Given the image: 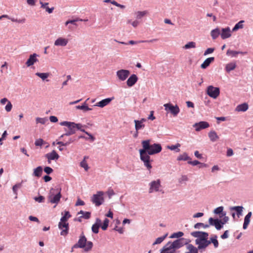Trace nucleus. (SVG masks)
<instances>
[{"instance_id": "nucleus-4", "label": "nucleus", "mask_w": 253, "mask_h": 253, "mask_svg": "<svg viewBox=\"0 0 253 253\" xmlns=\"http://www.w3.org/2000/svg\"><path fill=\"white\" fill-rule=\"evenodd\" d=\"M60 125L61 126H66V128L74 134L76 133L77 129H81V127H82L81 124H76L74 122L68 121L60 122Z\"/></svg>"}, {"instance_id": "nucleus-52", "label": "nucleus", "mask_w": 253, "mask_h": 253, "mask_svg": "<svg viewBox=\"0 0 253 253\" xmlns=\"http://www.w3.org/2000/svg\"><path fill=\"white\" fill-rule=\"evenodd\" d=\"M22 181L21 183H18L14 185L12 187V190L14 192V193L16 195L17 194V191L18 188H20L22 187Z\"/></svg>"}, {"instance_id": "nucleus-42", "label": "nucleus", "mask_w": 253, "mask_h": 253, "mask_svg": "<svg viewBox=\"0 0 253 253\" xmlns=\"http://www.w3.org/2000/svg\"><path fill=\"white\" fill-rule=\"evenodd\" d=\"M184 233L181 231H178L177 232H175L172 234L169 237L170 238H181V237L183 236Z\"/></svg>"}, {"instance_id": "nucleus-47", "label": "nucleus", "mask_w": 253, "mask_h": 253, "mask_svg": "<svg viewBox=\"0 0 253 253\" xmlns=\"http://www.w3.org/2000/svg\"><path fill=\"white\" fill-rule=\"evenodd\" d=\"M217 237L215 235H213V236L211 238V243L213 244V246L215 248H217L219 245L218 241L217 240Z\"/></svg>"}, {"instance_id": "nucleus-39", "label": "nucleus", "mask_w": 253, "mask_h": 253, "mask_svg": "<svg viewBox=\"0 0 253 253\" xmlns=\"http://www.w3.org/2000/svg\"><path fill=\"white\" fill-rule=\"evenodd\" d=\"M35 75L41 78L42 80H45L49 77V73L37 72L35 74Z\"/></svg>"}, {"instance_id": "nucleus-1", "label": "nucleus", "mask_w": 253, "mask_h": 253, "mask_svg": "<svg viewBox=\"0 0 253 253\" xmlns=\"http://www.w3.org/2000/svg\"><path fill=\"white\" fill-rule=\"evenodd\" d=\"M150 141V139L143 140L141 142L142 149H140L139 151H142L150 156L158 154L162 151V147L160 144H151Z\"/></svg>"}, {"instance_id": "nucleus-40", "label": "nucleus", "mask_w": 253, "mask_h": 253, "mask_svg": "<svg viewBox=\"0 0 253 253\" xmlns=\"http://www.w3.org/2000/svg\"><path fill=\"white\" fill-rule=\"evenodd\" d=\"M78 21H83V19L80 18H76L75 19L69 20L65 22V25L67 26L69 24H71L74 25H75L76 26H77L76 22Z\"/></svg>"}, {"instance_id": "nucleus-50", "label": "nucleus", "mask_w": 253, "mask_h": 253, "mask_svg": "<svg viewBox=\"0 0 253 253\" xmlns=\"http://www.w3.org/2000/svg\"><path fill=\"white\" fill-rule=\"evenodd\" d=\"M77 130H80V131L84 132L88 136V138L90 139L91 141L93 142L95 139V137L90 133L86 131L84 129H82V127H81V129H77Z\"/></svg>"}, {"instance_id": "nucleus-32", "label": "nucleus", "mask_w": 253, "mask_h": 253, "mask_svg": "<svg viewBox=\"0 0 253 253\" xmlns=\"http://www.w3.org/2000/svg\"><path fill=\"white\" fill-rule=\"evenodd\" d=\"M134 122L135 123V129L136 130L138 131L144 128L145 125L141 123L138 120H135Z\"/></svg>"}, {"instance_id": "nucleus-19", "label": "nucleus", "mask_w": 253, "mask_h": 253, "mask_svg": "<svg viewBox=\"0 0 253 253\" xmlns=\"http://www.w3.org/2000/svg\"><path fill=\"white\" fill-rule=\"evenodd\" d=\"M138 77L135 74H132L129 76L126 81V84L128 87L133 86L138 81Z\"/></svg>"}, {"instance_id": "nucleus-60", "label": "nucleus", "mask_w": 253, "mask_h": 253, "mask_svg": "<svg viewBox=\"0 0 253 253\" xmlns=\"http://www.w3.org/2000/svg\"><path fill=\"white\" fill-rule=\"evenodd\" d=\"M216 220H217V218H214L212 217L209 218V226L211 225V226H214Z\"/></svg>"}, {"instance_id": "nucleus-63", "label": "nucleus", "mask_w": 253, "mask_h": 253, "mask_svg": "<svg viewBox=\"0 0 253 253\" xmlns=\"http://www.w3.org/2000/svg\"><path fill=\"white\" fill-rule=\"evenodd\" d=\"M214 48H208L205 50L204 55H207L209 54H211V53H212L214 51Z\"/></svg>"}, {"instance_id": "nucleus-36", "label": "nucleus", "mask_w": 253, "mask_h": 253, "mask_svg": "<svg viewBox=\"0 0 253 253\" xmlns=\"http://www.w3.org/2000/svg\"><path fill=\"white\" fill-rule=\"evenodd\" d=\"M244 23V20H241L238 23L235 24L232 29V32L237 31L239 29H242L244 27L243 23Z\"/></svg>"}, {"instance_id": "nucleus-16", "label": "nucleus", "mask_w": 253, "mask_h": 253, "mask_svg": "<svg viewBox=\"0 0 253 253\" xmlns=\"http://www.w3.org/2000/svg\"><path fill=\"white\" fill-rule=\"evenodd\" d=\"M170 244V241L167 243L161 249L160 253H179V251L176 252L175 249H170L171 247Z\"/></svg>"}, {"instance_id": "nucleus-10", "label": "nucleus", "mask_w": 253, "mask_h": 253, "mask_svg": "<svg viewBox=\"0 0 253 253\" xmlns=\"http://www.w3.org/2000/svg\"><path fill=\"white\" fill-rule=\"evenodd\" d=\"M58 228L61 230L60 235L62 236H66L69 233V223L66 221L62 222L61 220L58 223Z\"/></svg>"}, {"instance_id": "nucleus-31", "label": "nucleus", "mask_w": 253, "mask_h": 253, "mask_svg": "<svg viewBox=\"0 0 253 253\" xmlns=\"http://www.w3.org/2000/svg\"><path fill=\"white\" fill-rule=\"evenodd\" d=\"M40 3L41 4V7H42L43 8H45L46 10V11H47L48 13H52V12L54 10V7H52L51 8L48 7L47 6L48 3H47V2L43 3L42 1H40Z\"/></svg>"}, {"instance_id": "nucleus-48", "label": "nucleus", "mask_w": 253, "mask_h": 253, "mask_svg": "<svg viewBox=\"0 0 253 253\" xmlns=\"http://www.w3.org/2000/svg\"><path fill=\"white\" fill-rule=\"evenodd\" d=\"M201 227L205 228H208L209 227V225L205 224L204 223L201 222H198L196 223L194 226L195 229H200Z\"/></svg>"}, {"instance_id": "nucleus-37", "label": "nucleus", "mask_w": 253, "mask_h": 253, "mask_svg": "<svg viewBox=\"0 0 253 253\" xmlns=\"http://www.w3.org/2000/svg\"><path fill=\"white\" fill-rule=\"evenodd\" d=\"M181 145L177 143L175 145H168L167 146V148L170 150H175L176 152H178L180 151V149L179 148L180 147Z\"/></svg>"}, {"instance_id": "nucleus-61", "label": "nucleus", "mask_w": 253, "mask_h": 253, "mask_svg": "<svg viewBox=\"0 0 253 253\" xmlns=\"http://www.w3.org/2000/svg\"><path fill=\"white\" fill-rule=\"evenodd\" d=\"M12 108V105L10 101H8V103H7L5 107V110L9 112H10Z\"/></svg>"}, {"instance_id": "nucleus-44", "label": "nucleus", "mask_w": 253, "mask_h": 253, "mask_svg": "<svg viewBox=\"0 0 253 253\" xmlns=\"http://www.w3.org/2000/svg\"><path fill=\"white\" fill-rule=\"evenodd\" d=\"M71 217V215L70 214L69 211H65L64 215L61 218L60 220L63 221L67 222L68 219Z\"/></svg>"}, {"instance_id": "nucleus-25", "label": "nucleus", "mask_w": 253, "mask_h": 253, "mask_svg": "<svg viewBox=\"0 0 253 253\" xmlns=\"http://www.w3.org/2000/svg\"><path fill=\"white\" fill-rule=\"evenodd\" d=\"M252 212L251 211H249L248 214L245 216L244 218V221L243 223V228L244 229H246L250 224V218L252 216Z\"/></svg>"}, {"instance_id": "nucleus-41", "label": "nucleus", "mask_w": 253, "mask_h": 253, "mask_svg": "<svg viewBox=\"0 0 253 253\" xmlns=\"http://www.w3.org/2000/svg\"><path fill=\"white\" fill-rule=\"evenodd\" d=\"M223 225L222 224V222H221V219L217 218V220L214 225L215 228L217 230H220L223 228Z\"/></svg>"}, {"instance_id": "nucleus-5", "label": "nucleus", "mask_w": 253, "mask_h": 253, "mask_svg": "<svg viewBox=\"0 0 253 253\" xmlns=\"http://www.w3.org/2000/svg\"><path fill=\"white\" fill-rule=\"evenodd\" d=\"M139 152L141 161L143 162L144 165L147 169L150 171V169L152 168L151 162H153V160L151 159L150 156L147 154L144 153L142 151Z\"/></svg>"}, {"instance_id": "nucleus-59", "label": "nucleus", "mask_w": 253, "mask_h": 253, "mask_svg": "<svg viewBox=\"0 0 253 253\" xmlns=\"http://www.w3.org/2000/svg\"><path fill=\"white\" fill-rule=\"evenodd\" d=\"M147 13V11H138L137 13L136 18L137 19H140L144 16Z\"/></svg>"}, {"instance_id": "nucleus-9", "label": "nucleus", "mask_w": 253, "mask_h": 253, "mask_svg": "<svg viewBox=\"0 0 253 253\" xmlns=\"http://www.w3.org/2000/svg\"><path fill=\"white\" fill-rule=\"evenodd\" d=\"M165 109L167 111H169L174 116H176L180 112L178 106L173 105L171 103H166L164 105Z\"/></svg>"}, {"instance_id": "nucleus-43", "label": "nucleus", "mask_w": 253, "mask_h": 253, "mask_svg": "<svg viewBox=\"0 0 253 253\" xmlns=\"http://www.w3.org/2000/svg\"><path fill=\"white\" fill-rule=\"evenodd\" d=\"M93 247V243L91 241H87L86 240V245L85 248H84V250L85 252H89L90 251Z\"/></svg>"}, {"instance_id": "nucleus-53", "label": "nucleus", "mask_w": 253, "mask_h": 253, "mask_svg": "<svg viewBox=\"0 0 253 253\" xmlns=\"http://www.w3.org/2000/svg\"><path fill=\"white\" fill-rule=\"evenodd\" d=\"M85 157L84 158V159L80 163V166L82 168H84L85 170L87 171L88 169V166L86 161H85Z\"/></svg>"}, {"instance_id": "nucleus-64", "label": "nucleus", "mask_w": 253, "mask_h": 253, "mask_svg": "<svg viewBox=\"0 0 253 253\" xmlns=\"http://www.w3.org/2000/svg\"><path fill=\"white\" fill-rule=\"evenodd\" d=\"M107 193L108 196V198L109 199H111L112 198V196L115 194V193L113 189H109L107 191Z\"/></svg>"}, {"instance_id": "nucleus-20", "label": "nucleus", "mask_w": 253, "mask_h": 253, "mask_svg": "<svg viewBox=\"0 0 253 253\" xmlns=\"http://www.w3.org/2000/svg\"><path fill=\"white\" fill-rule=\"evenodd\" d=\"M101 223H102L101 219L99 218H96L95 222L91 227V230L93 233L97 234L99 232V229L101 227Z\"/></svg>"}, {"instance_id": "nucleus-45", "label": "nucleus", "mask_w": 253, "mask_h": 253, "mask_svg": "<svg viewBox=\"0 0 253 253\" xmlns=\"http://www.w3.org/2000/svg\"><path fill=\"white\" fill-rule=\"evenodd\" d=\"M239 54V52L237 51L232 50L228 49L227 51L226 55L228 56H231L232 57H236Z\"/></svg>"}, {"instance_id": "nucleus-38", "label": "nucleus", "mask_w": 253, "mask_h": 253, "mask_svg": "<svg viewBox=\"0 0 253 253\" xmlns=\"http://www.w3.org/2000/svg\"><path fill=\"white\" fill-rule=\"evenodd\" d=\"M168 235V234L166 233L164 236L157 238L156 241L153 243V245H155L157 244H161L165 239V238L167 237Z\"/></svg>"}, {"instance_id": "nucleus-17", "label": "nucleus", "mask_w": 253, "mask_h": 253, "mask_svg": "<svg viewBox=\"0 0 253 253\" xmlns=\"http://www.w3.org/2000/svg\"><path fill=\"white\" fill-rule=\"evenodd\" d=\"M38 56H39V55L36 53L31 54L29 56V58L26 62V65L27 66L30 67L32 65H33L35 63L38 62V59L37 58V57Z\"/></svg>"}, {"instance_id": "nucleus-21", "label": "nucleus", "mask_w": 253, "mask_h": 253, "mask_svg": "<svg viewBox=\"0 0 253 253\" xmlns=\"http://www.w3.org/2000/svg\"><path fill=\"white\" fill-rule=\"evenodd\" d=\"M45 157L49 160H56L59 158V156L55 150H53L51 152L46 154Z\"/></svg>"}, {"instance_id": "nucleus-57", "label": "nucleus", "mask_w": 253, "mask_h": 253, "mask_svg": "<svg viewBox=\"0 0 253 253\" xmlns=\"http://www.w3.org/2000/svg\"><path fill=\"white\" fill-rule=\"evenodd\" d=\"M8 19H10L13 22H16L19 23H24L26 21L25 18H22L21 19L18 20L17 19H15L14 18L10 17V18Z\"/></svg>"}, {"instance_id": "nucleus-58", "label": "nucleus", "mask_w": 253, "mask_h": 253, "mask_svg": "<svg viewBox=\"0 0 253 253\" xmlns=\"http://www.w3.org/2000/svg\"><path fill=\"white\" fill-rule=\"evenodd\" d=\"M44 171L47 174H51L53 171V169L49 167H45L44 168Z\"/></svg>"}, {"instance_id": "nucleus-6", "label": "nucleus", "mask_w": 253, "mask_h": 253, "mask_svg": "<svg viewBox=\"0 0 253 253\" xmlns=\"http://www.w3.org/2000/svg\"><path fill=\"white\" fill-rule=\"evenodd\" d=\"M190 241L189 240L188 241H186V240L183 238H179L174 240L173 242H170V245L171 247L170 249H175L176 250L179 249L180 248L182 247L184 245H186V246L189 244Z\"/></svg>"}, {"instance_id": "nucleus-15", "label": "nucleus", "mask_w": 253, "mask_h": 253, "mask_svg": "<svg viewBox=\"0 0 253 253\" xmlns=\"http://www.w3.org/2000/svg\"><path fill=\"white\" fill-rule=\"evenodd\" d=\"M193 126L195 128L196 131H199L202 129L209 127L210 126V125L207 122L201 121L199 123H195Z\"/></svg>"}, {"instance_id": "nucleus-62", "label": "nucleus", "mask_w": 253, "mask_h": 253, "mask_svg": "<svg viewBox=\"0 0 253 253\" xmlns=\"http://www.w3.org/2000/svg\"><path fill=\"white\" fill-rule=\"evenodd\" d=\"M91 212L89 211H85L84 213L82 215V217L84 219H88L90 218Z\"/></svg>"}, {"instance_id": "nucleus-24", "label": "nucleus", "mask_w": 253, "mask_h": 253, "mask_svg": "<svg viewBox=\"0 0 253 253\" xmlns=\"http://www.w3.org/2000/svg\"><path fill=\"white\" fill-rule=\"evenodd\" d=\"M214 60V57H211L207 58L204 62L201 65V68L205 69L210 66L211 63Z\"/></svg>"}, {"instance_id": "nucleus-3", "label": "nucleus", "mask_w": 253, "mask_h": 253, "mask_svg": "<svg viewBox=\"0 0 253 253\" xmlns=\"http://www.w3.org/2000/svg\"><path fill=\"white\" fill-rule=\"evenodd\" d=\"M195 243L198 245V247H195L192 244H188L186 246V249L188 250V252H186L185 253H198L199 251L202 253V250H204L207 248L204 241L196 239Z\"/></svg>"}, {"instance_id": "nucleus-54", "label": "nucleus", "mask_w": 253, "mask_h": 253, "mask_svg": "<svg viewBox=\"0 0 253 253\" xmlns=\"http://www.w3.org/2000/svg\"><path fill=\"white\" fill-rule=\"evenodd\" d=\"M223 207L220 206L216 208L213 211V212L216 214L220 215V213H222V211H223Z\"/></svg>"}, {"instance_id": "nucleus-23", "label": "nucleus", "mask_w": 253, "mask_h": 253, "mask_svg": "<svg viewBox=\"0 0 253 253\" xmlns=\"http://www.w3.org/2000/svg\"><path fill=\"white\" fill-rule=\"evenodd\" d=\"M112 100V98H107L97 102L94 106L103 108L107 105Z\"/></svg>"}, {"instance_id": "nucleus-28", "label": "nucleus", "mask_w": 253, "mask_h": 253, "mask_svg": "<svg viewBox=\"0 0 253 253\" xmlns=\"http://www.w3.org/2000/svg\"><path fill=\"white\" fill-rule=\"evenodd\" d=\"M248 104L246 103H244L238 105L236 108V111L238 112H245L248 109Z\"/></svg>"}, {"instance_id": "nucleus-18", "label": "nucleus", "mask_w": 253, "mask_h": 253, "mask_svg": "<svg viewBox=\"0 0 253 253\" xmlns=\"http://www.w3.org/2000/svg\"><path fill=\"white\" fill-rule=\"evenodd\" d=\"M221 38L224 40L228 38L231 36L230 29L229 27H227L225 28H222L220 31Z\"/></svg>"}, {"instance_id": "nucleus-14", "label": "nucleus", "mask_w": 253, "mask_h": 253, "mask_svg": "<svg viewBox=\"0 0 253 253\" xmlns=\"http://www.w3.org/2000/svg\"><path fill=\"white\" fill-rule=\"evenodd\" d=\"M150 188L149 190V193H152L153 191L156 192L159 191V188L161 186V181L160 179L152 181L150 183Z\"/></svg>"}, {"instance_id": "nucleus-35", "label": "nucleus", "mask_w": 253, "mask_h": 253, "mask_svg": "<svg viewBox=\"0 0 253 253\" xmlns=\"http://www.w3.org/2000/svg\"><path fill=\"white\" fill-rule=\"evenodd\" d=\"M236 67V64L235 63H229L226 65L225 70L227 72H230V71L235 69Z\"/></svg>"}, {"instance_id": "nucleus-12", "label": "nucleus", "mask_w": 253, "mask_h": 253, "mask_svg": "<svg viewBox=\"0 0 253 253\" xmlns=\"http://www.w3.org/2000/svg\"><path fill=\"white\" fill-rule=\"evenodd\" d=\"M130 71L126 69H121L116 72V75L121 81H125L129 76Z\"/></svg>"}, {"instance_id": "nucleus-33", "label": "nucleus", "mask_w": 253, "mask_h": 253, "mask_svg": "<svg viewBox=\"0 0 253 253\" xmlns=\"http://www.w3.org/2000/svg\"><path fill=\"white\" fill-rule=\"evenodd\" d=\"M76 108L77 109L82 110L84 111H87L92 110L91 108L88 107V106H87L85 102H84L82 105L76 106Z\"/></svg>"}, {"instance_id": "nucleus-46", "label": "nucleus", "mask_w": 253, "mask_h": 253, "mask_svg": "<svg viewBox=\"0 0 253 253\" xmlns=\"http://www.w3.org/2000/svg\"><path fill=\"white\" fill-rule=\"evenodd\" d=\"M109 220L108 218H105L104 220L103 221V224H102L101 223V228L103 230H107L108 225H109Z\"/></svg>"}, {"instance_id": "nucleus-51", "label": "nucleus", "mask_w": 253, "mask_h": 253, "mask_svg": "<svg viewBox=\"0 0 253 253\" xmlns=\"http://www.w3.org/2000/svg\"><path fill=\"white\" fill-rule=\"evenodd\" d=\"M36 123H41L42 124H45L47 121L48 120L46 118H37L36 119Z\"/></svg>"}, {"instance_id": "nucleus-30", "label": "nucleus", "mask_w": 253, "mask_h": 253, "mask_svg": "<svg viewBox=\"0 0 253 253\" xmlns=\"http://www.w3.org/2000/svg\"><path fill=\"white\" fill-rule=\"evenodd\" d=\"M208 136L212 142H214L219 138L218 136L214 130H211L209 132Z\"/></svg>"}, {"instance_id": "nucleus-2", "label": "nucleus", "mask_w": 253, "mask_h": 253, "mask_svg": "<svg viewBox=\"0 0 253 253\" xmlns=\"http://www.w3.org/2000/svg\"><path fill=\"white\" fill-rule=\"evenodd\" d=\"M61 191V188L60 187L51 188L47 196L48 202L51 204H57L62 196Z\"/></svg>"}, {"instance_id": "nucleus-22", "label": "nucleus", "mask_w": 253, "mask_h": 253, "mask_svg": "<svg viewBox=\"0 0 253 253\" xmlns=\"http://www.w3.org/2000/svg\"><path fill=\"white\" fill-rule=\"evenodd\" d=\"M68 41L67 39L59 38L54 42V45L56 46H65L67 45Z\"/></svg>"}, {"instance_id": "nucleus-26", "label": "nucleus", "mask_w": 253, "mask_h": 253, "mask_svg": "<svg viewBox=\"0 0 253 253\" xmlns=\"http://www.w3.org/2000/svg\"><path fill=\"white\" fill-rule=\"evenodd\" d=\"M243 207L242 206H234L230 208L231 211H235L238 218L242 215Z\"/></svg>"}, {"instance_id": "nucleus-27", "label": "nucleus", "mask_w": 253, "mask_h": 253, "mask_svg": "<svg viewBox=\"0 0 253 253\" xmlns=\"http://www.w3.org/2000/svg\"><path fill=\"white\" fill-rule=\"evenodd\" d=\"M43 169L42 166H39L34 169L33 175L36 177H40L42 173Z\"/></svg>"}, {"instance_id": "nucleus-29", "label": "nucleus", "mask_w": 253, "mask_h": 253, "mask_svg": "<svg viewBox=\"0 0 253 253\" xmlns=\"http://www.w3.org/2000/svg\"><path fill=\"white\" fill-rule=\"evenodd\" d=\"M220 35V29L218 27L213 29L211 32V36L212 40H215Z\"/></svg>"}, {"instance_id": "nucleus-8", "label": "nucleus", "mask_w": 253, "mask_h": 253, "mask_svg": "<svg viewBox=\"0 0 253 253\" xmlns=\"http://www.w3.org/2000/svg\"><path fill=\"white\" fill-rule=\"evenodd\" d=\"M207 93L209 96L214 99H215L219 95L220 89L219 87H214L212 85H210L207 88Z\"/></svg>"}, {"instance_id": "nucleus-56", "label": "nucleus", "mask_w": 253, "mask_h": 253, "mask_svg": "<svg viewBox=\"0 0 253 253\" xmlns=\"http://www.w3.org/2000/svg\"><path fill=\"white\" fill-rule=\"evenodd\" d=\"M45 142L42 138H39L35 141V144L37 146H42Z\"/></svg>"}, {"instance_id": "nucleus-7", "label": "nucleus", "mask_w": 253, "mask_h": 253, "mask_svg": "<svg viewBox=\"0 0 253 253\" xmlns=\"http://www.w3.org/2000/svg\"><path fill=\"white\" fill-rule=\"evenodd\" d=\"M104 192L103 191H98L96 194H93L91 197V202L95 204L96 207L101 205L104 202L103 198Z\"/></svg>"}, {"instance_id": "nucleus-34", "label": "nucleus", "mask_w": 253, "mask_h": 253, "mask_svg": "<svg viewBox=\"0 0 253 253\" xmlns=\"http://www.w3.org/2000/svg\"><path fill=\"white\" fill-rule=\"evenodd\" d=\"M191 160V158L188 156L187 154L186 153H184L182 155H180L177 158V161H187Z\"/></svg>"}, {"instance_id": "nucleus-11", "label": "nucleus", "mask_w": 253, "mask_h": 253, "mask_svg": "<svg viewBox=\"0 0 253 253\" xmlns=\"http://www.w3.org/2000/svg\"><path fill=\"white\" fill-rule=\"evenodd\" d=\"M191 235L195 238H197V240L203 241L205 239H208L209 233L203 231H194L191 233Z\"/></svg>"}, {"instance_id": "nucleus-13", "label": "nucleus", "mask_w": 253, "mask_h": 253, "mask_svg": "<svg viewBox=\"0 0 253 253\" xmlns=\"http://www.w3.org/2000/svg\"><path fill=\"white\" fill-rule=\"evenodd\" d=\"M86 243V238L84 236V233L82 232V233L80 236L78 242L73 246V248L84 249L85 247Z\"/></svg>"}, {"instance_id": "nucleus-49", "label": "nucleus", "mask_w": 253, "mask_h": 253, "mask_svg": "<svg viewBox=\"0 0 253 253\" xmlns=\"http://www.w3.org/2000/svg\"><path fill=\"white\" fill-rule=\"evenodd\" d=\"M185 49H190L196 47V43L194 42H190L186 43L183 47Z\"/></svg>"}, {"instance_id": "nucleus-55", "label": "nucleus", "mask_w": 253, "mask_h": 253, "mask_svg": "<svg viewBox=\"0 0 253 253\" xmlns=\"http://www.w3.org/2000/svg\"><path fill=\"white\" fill-rule=\"evenodd\" d=\"M34 199L38 203H43L45 198L43 196L39 195L38 197H35Z\"/></svg>"}]
</instances>
